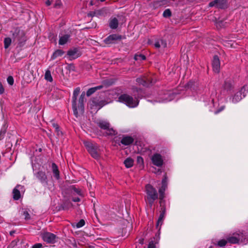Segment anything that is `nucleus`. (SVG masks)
I'll use <instances>...</instances> for the list:
<instances>
[{
    "mask_svg": "<svg viewBox=\"0 0 248 248\" xmlns=\"http://www.w3.org/2000/svg\"><path fill=\"white\" fill-rule=\"evenodd\" d=\"M159 204L160 206H166V202L164 199H163L162 200H160Z\"/></svg>",
    "mask_w": 248,
    "mask_h": 248,
    "instance_id": "obj_55",
    "label": "nucleus"
},
{
    "mask_svg": "<svg viewBox=\"0 0 248 248\" xmlns=\"http://www.w3.org/2000/svg\"><path fill=\"white\" fill-rule=\"evenodd\" d=\"M133 89L134 91H136L137 92H138L140 90V89L138 88L137 87L133 88Z\"/></svg>",
    "mask_w": 248,
    "mask_h": 248,
    "instance_id": "obj_64",
    "label": "nucleus"
},
{
    "mask_svg": "<svg viewBox=\"0 0 248 248\" xmlns=\"http://www.w3.org/2000/svg\"><path fill=\"white\" fill-rule=\"evenodd\" d=\"M75 66L73 64H70L68 65V69L70 70H72V71H75Z\"/></svg>",
    "mask_w": 248,
    "mask_h": 248,
    "instance_id": "obj_57",
    "label": "nucleus"
},
{
    "mask_svg": "<svg viewBox=\"0 0 248 248\" xmlns=\"http://www.w3.org/2000/svg\"><path fill=\"white\" fill-rule=\"evenodd\" d=\"M80 89L79 87L76 88L73 92L72 97V108L74 115L78 117V110L80 113H83L84 111V102L85 100V93L82 92L80 95L78 103V106H77V98L80 93Z\"/></svg>",
    "mask_w": 248,
    "mask_h": 248,
    "instance_id": "obj_1",
    "label": "nucleus"
},
{
    "mask_svg": "<svg viewBox=\"0 0 248 248\" xmlns=\"http://www.w3.org/2000/svg\"><path fill=\"white\" fill-rule=\"evenodd\" d=\"M218 1H219V0H214L211 2H210L209 3V7H213V6H216V5H217V2H218Z\"/></svg>",
    "mask_w": 248,
    "mask_h": 248,
    "instance_id": "obj_51",
    "label": "nucleus"
},
{
    "mask_svg": "<svg viewBox=\"0 0 248 248\" xmlns=\"http://www.w3.org/2000/svg\"><path fill=\"white\" fill-rule=\"evenodd\" d=\"M151 159L153 164L157 167H161L163 164V160L159 154H154Z\"/></svg>",
    "mask_w": 248,
    "mask_h": 248,
    "instance_id": "obj_13",
    "label": "nucleus"
},
{
    "mask_svg": "<svg viewBox=\"0 0 248 248\" xmlns=\"http://www.w3.org/2000/svg\"><path fill=\"white\" fill-rule=\"evenodd\" d=\"M11 32L13 41L18 43V47H22L27 40L24 31L20 30L19 28H15L11 31Z\"/></svg>",
    "mask_w": 248,
    "mask_h": 248,
    "instance_id": "obj_2",
    "label": "nucleus"
},
{
    "mask_svg": "<svg viewBox=\"0 0 248 248\" xmlns=\"http://www.w3.org/2000/svg\"><path fill=\"white\" fill-rule=\"evenodd\" d=\"M67 55L69 57L70 60H72L77 59L80 57L81 53L78 48L74 47L72 49H69L67 52Z\"/></svg>",
    "mask_w": 248,
    "mask_h": 248,
    "instance_id": "obj_12",
    "label": "nucleus"
},
{
    "mask_svg": "<svg viewBox=\"0 0 248 248\" xmlns=\"http://www.w3.org/2000/svg\"><path fill=\"white\" fill-rule=\"evenodd\" d=\"M106 134L108 136H114L117 134V132L112 128L109 127L108 129H106Z\"/></svg>",
    "mask_w": 248,
    "mask_h": 248,
    "instance_id": "obj_34",
    "label": "nucleus"
},
{
    "mask_svg": "<svg viewBox=\"0 0 248 248\" xmlns=\"http://www.w3.org/2000/svg\"><path fill=\"white\" fill-rule=\"evenodd\" d=\"M97 125L102 129L106 130L108 129L109 127H110V124L107 121L105 120H98L96 122Z\"/></svg>",
    "mask_w": 248,
    "mask_h": 248,
    "instance_id": "obj_18",
    "label": "nucleus"
},
{
    "mask_svg": "<svg viewBox=\"0 0 248 248\" xmlns=\"http://www.w3.org/2000/svg\"><path fill=\"white\" fill-rule=\"evenodd\" d=\"M155 46L156 48H159L161 46V45L160 44L159 40L155 42Z\"/></svg>",
    "mask_w": 248,
    "mask_h": 248,
    "instance_id": "obj_58",
    "label": "nucleus"
},
{
    "mask_svg": "<svg viewBox=\"0 0 248 248\" xmlns=\"http://www.w3.org/2000/svg\"><path fill=\"white\" fill-rule=\"evenodd\" d=\"M118 26V20L114 17L109 22V27L112 29H116Z\"/></svg>",
    "mask_w": 248,
    "mask_h": 248,
    "instance_id": "obj_28",
    "label": "nucleus"
},
{
    "mask_svg": "<svg viewBox=\"0 0 248 248\" xmlns=\"http://www.w3.org/2000/svg\"><path fill=\"white\" fill-rule=\"evenodd\" d=\"M12 42L11 38L9 37H6L4 40V46L5 49H7L10 46Z\"/></svg>",
    "mask_w": 248,
    "mask_h": 248,
    "instance_id": "obj_33",
    "label": "nucleus"
},
{
    "mask_svg": "<svg viewBox=\"0 0 248 248\" xmlns=\"http://www.w3.org/2000/svg\"><path fill=\"white\" fill-rule=\"evenodd\" d=\"M165 189L164 188H160L159 189V200H162L164 198V195H165Z\"/></svg>",
    "mask_w": 248,
    "mask_h": 248,
    "instance_id": "obj_40",
    "label": "nucleus"
},
{
    "mask_svg": "<svg viewBox=\"0 0 248 248\" xmlns=\"http://www.w3.org/2000/svg\"><path fill=\"white\" fill-rule=\"evenodd\" d=\"M227 242L231 244H238L239 239L237 238L236 233L233 234V236H229L227 238Z\"/></svg>",
    "mask_w": 248,
    "mask_h": 248,
    "instance_id": "obj_24",
    "label": "nucleus"
},
{
    "mask_svg": "<svg viewBox=\"0 0 248 248\" xmlns=\"http://www.w3.org/2000/svg\"><path fill=\"white\" fill-rule=\"evenodd\" d=\"M118 101L124 104L129 108L136 107L139 103L138 99H134L132 96L126 93L121 94L118 97Z\"/></svg>",
    "mask_w": 248,
    "mask_h": 248,
    "instance_id": "obj_4",
    "label": "nucleus"
},
{
    "mask_svg": "<svg viewBox=\"0 0 248 248\" xmlns=\"http://www.w3.org/2000/svg\"><path fill=\"white\" fill-rule=\"evenodd\" d=\"M24 189V186L17 185L13 190V198L14 200H18L21 197L20 191Z\"/></svg>",
    "mask_w": 248,
    "mask_h": 248,
    "instance_id": "obj_11",
    "label": "nucleus"
},
{
    "mask_svg": "<svg viewBox=\"0 0 248 248\" xmlns=\"http://www.w3.org/2000/svg\"><path fill=\"white\" fill-rule=\"evenodd\" d=\"M247 88V86L244 85L243 87L241 88V90L239 92H237L233 96H232L230 98L232 103H236L240 101L242 99V95L243 97H245L246 94L245 92L246 91Z\"/></svg>",
    "mask_w": 248,
    "mask_h": 248,
    "instance_id": "obj_7",
    "label": "nucleus"
},
{
    "mask_svg": "<svg viewBox=\"0 0 248 248\" xmlns=\"http://www.w3.org/2000/svg\"><path fill=\"white\" fill-rule=\"evenodd\" d=\"M146 193V200L150 206L153 205L154 202L158 199V194L155 188L150 184H147L145 186Z\"/></svg>",
    "mask_w": 248,
    "mask_h": 248,
    "instance_id": "obj_5",
    "label": "nucleus"
},
{
    "mask_svg": "<svg viewBox=\"0 0 248 248\" xmlns=\"http://www.w3.org/2000/svg\"><path fill=\"white\" fill-rule=\"evenodd\" d=\"M167 181H168V178H167L166 174H165L164 175V177L162 180V183H161L162 186L160 188H164V189L166 190V189L167 187V184H168Z\"/></svg>",
    "mask_w": 248,
    "mask_h": 248,
    "instance_id": "obj_30",
    "label": "nucleus"
},
{
    "mask_svg": "<svg viewBox=\"0 0 248 248\" xmlns=\"http://www.w3.org/2000/svg\"><path fill=\"white\" fill-rule=\"evenodd\" d=\"M227 243V240L221 239L217 242V245L220 247H224Z\"/></svg>",
    "mask_w": 248,
    "mask_h": 248,
    "instance_id": "obj_39",
    "label": "nucleus"
},
{
    "mask_svg": "<svg viewBox=\"0 0 248 248\" xmlns=\"http://www.w3.org/2000/svg\"><path fill=\"white\" fill-rule=\"evenodd\" d=\"M23 215L24 216V218L25 220H27L31 218V216L28 211H25L23 212Z\"/></svg>",
    "mask_w": 248,
    "mask_h": 248,
    "instance_id": "obj_47",
    "label": "nucleus"
},
{
    "mask_svg": "<svg viewBox=\"0 0 248 248\" xmlns=\"http://www.w3.org/2000/svg\"><path fill=\"white\" fill-rule=\"evenodd\" d=\"M64 53V52L62 50L57 49L53 53L51 59L54 60L58 57L62 56Z\"/></svg>",
    "mask_w": 248,
    "mask_h": 248,
    "instance_id": "obj_27",
    "label": "nucleus"
},
{
    "mask_svg": "<svg viewBox=\"0 0 248 248\" xmlns=\"http://www.w3.org/2000/svg\"><path fill=\"white\" fill-rule=\"evenodd\" d=\"M164 218H161L160 219V217H159L158 220L157 221L156 224V227L157 229H158V232L160 230L161 226L162 225L163 223Z\"/></svg>",
    "mask_w": 248,
    "mask_h": 248,
    "instance_id": "obj_37",
    "label": "nucleus"
},
{
    "mask_svg": "<svg viewBox=\"0 0 248 248\" xmlns=\"http://www.w3.org/2000/svg\"><path fill=\"white\" fill-rule=\"evenodd\" d=\"M62 5L61 0H57L54 5V7L56 8H59Z\"/></svg>",
    "mask_w": 248,
    "mask_h": 248,
    "instance_id": "obj_46",
    "label": "nucleus"
},
{
    "mask_svg": "<svg viewBox=\"0 0 248 248\" xmlns=\"http://www.w3.org/2000/svg\"><path fill=\"white\" fill-rule=\"evenodd\" d=\"M4 92V89L1 82L0 81V94H2Z\"/></svg>",
    "mask_w": 248,
    "mask_h": 248,
    "instance_id": "obj_56",
    "label": "nucleus"
},
{
    "mask_svg": "<svg viewBox=\"0 0 248 248\" xmlns=\"http://www.w3.org/2000/svg\"><path fill=\"white\" fill-rule=\"evenodd\" d=\"M212 64L213 71L216 73H219L220 71V62L217 55H215L214 56Z\"/></svg>",
    "mask_w": 248,
    "mask_h": 248,
    "instance_id": "obj_14",
    "label": "nucleus"
},
{
    "mask_svg": "<svg viewBox=\"0 0 248 248\" xmlns=\"http://www.w3.org/2000/svg\"><path fill=\"white\" fill-rule=\"evenodd\" d=\"M107 104V102L106 101L103 100H99L97 98H93L92 100V105L98 107V109L101 108Z\"/></svg>",
    "mask_w": 248,
    "mask_h": 248,
    "instance_id": "obj_17",
    "label": "nucleus"
},
{
    "mask_svg": "<svg viewBox=\"0 0 248 248\" xmlns=\"http://www.w3.org/2000/svg\"><path fill=\"white\" fill-rule=\"evenodd\" d=\"M17 245V242L15 240L12 241L8 246L9 248H14Z\"/></svg>",
    "mask_w": 248,
    "mask_h": 248,
    "instance_id": "obj_50",
    "label": "nucleus"
},
{
    "mask_svg": "<svg viewBox=\"0 0 248 248\" xmlns=\"http://www.w3.org/2000/svg\"><path fill=\"white\" fill-rule=\"evenodd\" d=\"M103 84L107 86H111L113 84V81L112 79H106L103 81Z\"/></svg>",
    "mask_w": 248,
    "mask_h": 248,
    "instance_id": "obj_43",
    "label": "nucleus"
},
{
    "mask_svg": "<svg viewBox=\"0 0 248 248\" xmlns=\"http://www.w3.org/2000/svg\"><path fill=\"white\" fill-rule=\"evenodd\" d=\"M103 14V10L102 9H99L95 10L94 11H90L87 14L88 17H93V16H99Z\"/></svg>",
    "mask_w": 248,
    "mask_h": 248,
    "instance_id": "obj_21",
    "label": "nucleus"
},
{
    "mask_svg": "<svg viewBox=\"0 0 248 248\" xmlns=\"http://www.w3.org/2000/svg\"><path fill=\"white\" fill-rule=\"evenodd\" d=\"M52 171L54 174V176L57 179L59 178L60 173L58 170V166L55 163H53L52 164Z\"/></svg>",
    "mask_w": 248,
    "mask_h": 248,
    "instance_id": "obj_23",
    "label": "nucleus"
},
{
    "mask_svg": "<svg viewBox=\"0 0 248 248\" xmlns=\"http://www.w3.org/2000/svg\"><path fill=\"white\" fill-rule=\"evenodd\" d=\"M43 247V245L41 243H36L33 245L31 248H41Z\"/></svg>",
    "mask_w": 248,
    "mask_h": 248,
    "instance_id": "obj_53",
    "label": "nucleus"
},
{
    "mask_svg": "<svg viewBox=\"0 0 248 248\" xmlns=\"http://www.w3.org/2000/svg\"><path fill=\"white\" fill-rule=\"evenodd\" d=\"M72 201L74 202H80V199L78 197H76V198H73L72 199Z\"/></svg>",
    "mask_w": 248,
    "mask_h": 248,
    "instance_id": "obj_59",
    "label": "nucleus"
},
{
    "mask_svg": "<svg viewBox=\"0 0 248 248\" xmlns=\"http://www.w3.org/2000/svg\"><path fill=\"white\" fill-rule=\"evenodd\" d=\"M45 78L46 80L49 82H52L53 81V78L49 70H47L45 74Z\"/></svg>",
    "mask_w": 248,
    "mask_h": 248,
    "instance_id": "obj_31",
    "label": "nucleus"
},
{
    "mask_svg": "<svg viewBox=\"0 0 248 248\" xmlns=\"http://www.w3.org/2000/svg\"><path fill=\"white\" fill-rule=\"evenodd\" d=\"M222 88L223 89V91H226L227 92L232 90L233 87L231 81L229 80H225L222 85Z\"/></svg>",
    "mask_w": 248,
    "mask_h": 248,
    "instance_id": "obj_19",
    "label": "nucleus"
},
{
    "mask_svg": "<svg viewBox=\"0 0 248 248\" xmlns=\"http://www.w3.org/2000/svg\"><path fill=\"white\" fill-rule=\"evenodd\" d=\"M124 163L126 168H130L133 166L134 160L131 157H127L124 160Z\"/></svg>",
    "mask_w": 248,
    "mask_h": 248,
    "instance_id": "obj_26",
    "label": "nucleus"
},
{
    "mask_svg": "<svg viewBox=\"0 0 248 248\" xmlns=\"http://www.w3.org/2000/svg\"><path fill=\"white\" fill-rule=\"evenodd\" d=\"M73 206L72 203L68 200H64L58 206V210H67Z\"/></svg>",
    "mask_w": 248,
    "mask_h": 248,
    "instance_id": "obj_15",
    "label": "nucleus"
},
{
    "mask_svg": "<svg viewBox=\"0 0 248 248\" xmlns=\"http://www.w3.org/2000/svg\"><path fill=\"white\" fill-rule=\"evenodd\" d=\"M6 132V129L4 126L1 128L0 130V140L3 138Z\"/></svg>",
    "mask_w": 248,
    "mask_h": 248,
    "instance_id": "obj_44",
    "label": "nucleus"
},
{
    "mask_svg": "<svg viewBox=\"0 0 248 248\" xmlns=\"http://www.w3.org/2000/svg\"><path fill=\"white\" fill-rule=\"evenodd\" d=\"M40 236L42 239L48 244H54L56 242L57 236L54 233L47 232H41Z\"/></svg>",
    "mask_w": 248,
    "mask_h": 248,
    "instance_id": "obj_6",
    "label": "nucleus"
},
{
    "mask_svg": "<svg viewBox=\"0 0 248 248\" xmlns=\"http://www.w3.org/2000/svg\"><path fill=\"white\" fill-rule=\"evenodd\" d=\"M237 238L239 239V243L240 242L243 243L245 242V235L242 233H236Z\"/></svg>",
    "mask_w": 248,
    "mask_h": 248,
    "instance_id": "obj_35",
    "label": "nucleus"
},
{
    "mask_svg": "<svg viewBox=\"0 0 248 248\" xmlns=\"http://www.w3.org/2000/svg\"><path fill=\"white\" fill-rule=\"evenodd\" d=\"M166 211H160V215L159 217H160V219L161 218H164L165 217V215H166Z\"/></svg>",
    "mask_w": 248,
    "mask_h": 248,
    "instance_id": "obj_54",
    "label": "nucleus"
},
{
    "mask_svg": "<svg viewBox=\"0 0 248 248\" xmlns=\"http://www.w3.org/2000/svg\"><path fill=\"white\" fill-rule=\"evenodd\" d=\"M144 239L143 238H140L139 240V242L140 244L143 245L144 244Z\"/></svg>",
    "mask_w": 248,
    "mask_h": 248,
    "instance_id": "obj_61",
    "label": "nucleus"
},
{
    "mask_svg": "<svg viewBox=\"0 0 248 248\" xmlns=\"http://www.w3.org/2000/svg\"><path fill=\"white\" fill-rule=\"evenodd\" d=\"M35 176L43 186H46L48 185L47 177L45 171L39 170L35 173Z\"/></svg>",
    "mask_w": 248,
    "mask_h": 248,
    "instance_id": "obj_9",
    "label": "nucleus"
},
{
    "mask_svg": "<svg viewBox=\"0 0 248 248\" xmlns=\"http://www.w3.org/2000/svg\"><path fill=\"white\" fill-rule=\"evenodd\" d=\"M171 12L170 9H166L163 14V16L165 18L170 17L171 16Z\"/></svg>",
    "mask_w": 248,
    "mask_h": 248,
    "instance_id": "obj_38",
    "label": "nucleus"
},
{
    "mask_svg": "<svg viewBox=\"0 0 248 248\" xmlns=\"http://www.w3.org/2000/svg\"><path fill=\"white\" fill-rule=\"evenodd\" d=\"M71 189L75 193H76L77 194H78L79 196H82V194L81 192V191L80 189L76 188L75 186H71Z\"/></svg>",
    "mask_w": 248,
    "mask_h": 248,
    "instance_id": "obj_41",
    "label": "nucleus"
},
{
    "mask_svg": "<svg viewBox=\"0 0 248 248\" xmlns=\"http://www.w3.org/2000/svg\"><path fill=\"white\" fill-rule=\"evenodd\" d=\"M70 36L69 34H64V35L60 37L59 43L60 45H63L65 44L68 39H69Z\"/></svg>",
    "mask_w": 248,
    "mask_h": 248,
    "instance_id": "obj_25",
    "label": "nucleus"
},
{
    "mask_svg": "<svg viewBox=\"0 0 248 248\" xmlns=\"http://www.w3.org/2000/svg\"><path fill=\"white\" fill-rule=\"evenodd\" d=\"M84 146L90 155L94 159H98L100 157L99 146L95 142L91 141H84Z\"/></svg>",
    "mask_w": 248,
    "mask_h": 248,
    "instance_id": "obj_3",
    "label": "nucleus"
},
{
    "mask_svg": "<svg viewBox=\"0 0 248 248\" xmlns=\"http://www.w3.org/2000/svg\"><path fill=\"white\" fill-rule=\"evenodd\" d=\"M103 88V85H101L94 87L91 88L88 90L86 92L87 96H90L92 94L94 93L96 91L101 90Z\"/></svg>",
    "mask_w": 248,
    "mask_h": 248,
    "instance_id": "obj_22",
    "label": "nucleus"
},
{
    "mask_svg": "<svg viewBox=\"0 0 248 248\" xmlns=\"http://www.w3.org/2000/svg\"><path fill=\"white\" fill-rule=\"evenodd\" d=\"M137 163L139 164H143L144 161L143 158L140 156H138L137 158Z\"/></svg>",
    "mask_w": 248,
    "mask_h": 248,
    "instance_id": "obj_49",
    "label": "nucleus"
},
{
    "mask_svg": "<svg viewBox=\"0 0 248 248\" xmlns=\"http://www.w3.org/2000/svg\"><path fill=\"white\" fill-rule=\"evenodd\" d=\"M136 82L140 85L145 87H149L152 85V79L148 78H138L136 79Z\"/></svg>",
    "mask_w": 248,
    "mask_h": 248,
    "instance_id": "obj_10",
    "label": "nucleus"
},
{
    "mask_svg": "<svg viewBox=\"0 0 248 248\" xmlns=\"http://www.w3.org/2000/svg\"><path fill=\"white\" fill-rule=\"evenodd\" d=\"M45 3L47 6H49L51 5V2L50 0H46V1L45 2Z\"/></svg>",
    "mask_w": 248,
    "mask_h": 248,
    "instance_id": "obj_60",
    "label": "nucleus"
},
{
    "mask_svg": "<svg viewBox=\"0 0 248 248\" xmlns=\"http://www.w3.org/2000/svg\"><path fill=\"white\" fill-rule=\"evenodd\" d=\"M160 211H166V206H160Z\"/></svg>",
    "mask_w": 248,
    "mask_h": 248,
    "instance_id": "obj_63",
    "label": "nucleus"
},
{
    "mask_svg": "<svg viewBox=\"0 0 248 248\" xmlns=\"http://www.w3.org/2000/svg\"><path fill=\"white\" fill-rule=\"evenodd\" d=\"M72 245L74 247H77V245L75 239L73 240V242L72 243Z\"/></svg>",
    "mask_w": 248,
    "mask_h": 248,
    "instance_id": "obj_62",
    "label": "nucleus"
},
{
    "mask_svg": "<svg viewBox=\"0 0 248 248\" xmlns=\"http://www.w3.org/2000/svg\"><path fill=\"white\" fill-rule=\"evenodd\" d=\"M217 2L216 7L219 9L225 8L226 0H219Z\"/></svg>",
    "mask_w": 248,
    "mask_h": 248,
    "instance_id": "obj_32",
    "label": "nucleus"
},
{
    "mask_svg": "<svg viewBox=\"0 0 248 248\" xmlns=\"http://www.w3.org/2000/svg\"><path fill=\"white\" fill-rule=\"evenodd\" d=\"M85 224V220L83 219H80L78 222L76 224V227L78 228L83 227Z\"/></svg>",
    "mask_w": 248,
    "mask_h": 248,
    "instance_id": "obj_42",
    "label": "nucleus"
},
{
    "mask_svg": "<svg viewBox=\"0 0 248 248\" xmlns=\"http://www.w3.org/2000/svg\"><path fill=\"white\" fill-rule=\"evenodd\" d=\"M134 141V139L131 136H123V138L121 140V143L125 146H128L132 144Z\"/></svg>",
    "mask_w": 248,
    "mask_h": 248,
    "instance_id": "obj_16",
    "label": "nucleus"
},
{
    "mask_svg": "<svg viewBox=\"0 0 248 248\" xmlns=\"http://www.w3.org/2000/svg\"><path fill=\"white\" fill-rule=\"evenodd\" d=\"M225 106H221L220 107H219L218 109H217L215 111V113L216 114H218V113L220 112L225 108Z\"/></svg>",
    "mask_w": 248,
    "mask_h": 248,
    "instance_id": "obj_52",
    "label": "nucleus"
},
{
    "mask_svg": "<svg viewBox=\"0 0 248 248\" xmlns=\"http://www.w3.org/2000/svg\"><path fill=\"white\" fill-rule=\"evenodd\" d=\"M134 59L136 61H139V60L143 61V60H145L146 59V57L145 55L141 54H135V55L134 56Z\"/></svg>",
    "mask_w": 248,
    "mask_h": 248,
    "instance_id": "obj_36",
    "label": "nucleus"
},
{
    "mask_svg": "<svg viewBox=\"0 0 248 248\" xmlns=\"http://www.w3.org/2000/svg\"><path fill=\"white\" fill-rule=\"evenodd\" d=\"M52 126L55 129V131L57 133V135L59 136L60 135H62V132L60 129V127L59 125L55 123H52Z\"/></svg>",
    "mask_w": 248,
    "mask_h": 248,
    "instance_id": "obj_29",
    "label": "nucleus"
},
{
    "mask_svg": "<svg viewBox=\"0 0 248 248\" xmlns=\"http://www.w3.org/2000/svg\"><path fill=\"white\" fill-rule=\"evenodd\" d=\"M159 233H156L155 236L154 237V240H151L150 241L148 248H156L155 244L158 243L159 240Z\"/></svg>",
    "mask_w": 248,
    "mask_h": 248,
    "instance_id": "obj_20",
    "label": "nucleus"
},
{
    "mask_svg": "<svg viewBox=\"0 0 248 248\" xmlns=\"http://www.w3.org/2000/svg\"><path fill=\"white\" fill-rule=\"evenodd\" d=\"M7 81L10 85H13L14 82V79L12 76H9L7 78Z\"/></svg>",
    "mask_w": 248,
    "mask_h": 248,
    "instance_id": "obj_45",
    "label": "nucleus"
},
{
    "mask_svg": "<svg viewBox=\"0 0 248 248\" xmlns=\"http://www.w3.org/2000/svg\"><path fill=\"white\" fill-rule=\"evenodd\" d=\"M123 38V36L121 35L117 34H112L109 35L105 39L104 42L106 44H111L117 43L118 41H120Z\"/></svg>",
    "mask_w": 248,
    "mask_h": 248,
    "instance_id": "obj_8",
    "label": "nucleus"
},
{
    "mask_svg": "<svg viewBox=\"0 0 248 248\" xmlns=\"http://www.w3.org/2000/svg\"><path fill=\"white\" fill-rule=\"evenodd\" d=\"M159 42H160V44L161 45V46H162L163 47L165 48V47H167V42H166V40H165L164 39H161L159 40Z\"/></svg>",
    "mask_w": 248,
    "mask_h": 248,
    "instance_id": "obj_48",
    "label": "nucleus"
}]
</instances>
